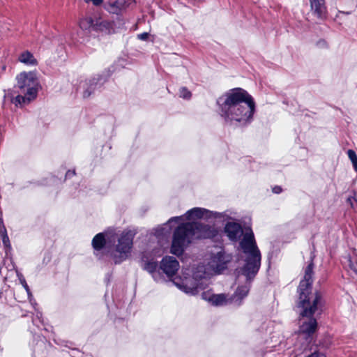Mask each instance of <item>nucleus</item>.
<instances>
[{"instance_id":"nucleus-6","label":"nucleus","mask_w":357,"mask_h":357,"mask_svg":"<svg viewBox=\"0 0 357 357\" xmlns=\"http://www.w3.org/2000/svg\"><path fill=\"white\" fill-rule=\"evenodd\" d=\"M231 260V256L222 250L212 253L204 261L199 264V271L202 275H206L208 278L220 273L227 268V264Z\"/></svg>"},{"instance_id":"nucleus-16","label":"nucleus","mask_w":357,"mask_h":357,"mask_svg":"<svg viewBox=\"0 0 357 357\" xmlns=\"http://www.w3.org/2000/svg\"><path fill=\"white\" fill-rule=\"evenodd\" d=\"M18 61L26 66H36L37 60L29 51H25L18 56Z\"/></svg>"},{"instance_id":"nucleus-5","label":"nucleus","mask_w":357,"mask_h":357,"mask_svg":"<svg viewBox=\"0 0 357 357\" xmlns=\"http://www.w3.org/2000/svg\"><path fill=\"white\" fill-rule=\"evenodd\" d=\"M201 269L197 265L192 269H184L180 275L173 279V283L181 291L186 294L195 296L198 294L206 287L204 281L208 278L206 275H202V272L197 271Z\"/></svg>"},{"instance_id":"nucleus-12","label":"nucleus","mask_w":357,"mask_h":357,"mask_svg":"<svg viewBox=\"0 0 357 357\" xmlns=\"http://www.w3.org/2000/svg\"><path fill=\"white\" fill-rule=\"evenodd\" d=\"M312 282V264H309L307 267L304 278L301 281L298 287L299 296L303 293L304 294H312L314 292L310 291L311 284Z\"/></svg>"},{"instance_id":"nucleus-10","label":"nucleus","mask_w":357,"mask_h":357,"mask_svg":"<svg viewBox=\"0 0 357 357\" xmlns=\"http://www.w3.org/2000/svg\"><path fill=\"white\" fill-rule=\"evenodd\" d=\"M202 298L214 306H222L231 302V297L225 294H214L211 290L204 291L202 293Z\"/></svg>"},{"instance_id":"nucleus-28","label":"nucleus","mask_w":357,"mask_h":357,"mask_svg":"<svg viewBox=\"0 0 357 357\" xmlns=\"http://www.w3.org/2000/svg\"><path fill=\"white\" fill-rule=\"evenodd\" d=\"M21 283L23 284V286L24 287V288L26 289V291H28V290H29V289H28V286H27V284H26V282H25L24 279H22V280H21Z\"/></svg>"},{"instance_id":"nucleus-1","label":"nucleus","mask_w":357,"mask_h":357,"mask_svg":"<svg viewBox=\"0 0 357 357\" xmlns=\"http://www.w3.org/2000/svg\"><path fill=\"white\" fill-rule=\"evenodd\" d=\"M224 215L222 213L213 212L203 208H194L189 210L183 217V220L190 222L180 224L174 231L171 252L176 255L183 253L184 249L194 238H208L211 234L206 227L196 222L201 219H218Z\"/></svg>"},{"instance_id":"nucleus-9","label":"nucleus","mask_w":357,"mask_h":357,"mask_svg":"<svg viewBox=\"0 0 357 357\" xmlns=\"http://www.w3.org/2000/svg\"><path fill=\"white\" fill-rule=\"evenodd\" d=\"M300 328L298 333V340H304L302 343L301 349L306 350L312 341V335L317 330V321L312 317H301Z\"/></svg>"},{"instance_id":"nucleus-31","label":"nucleus","mask_w":357,"mask_h":357,"mask_svg":"<svg viewBox=\"0 0 357 357\" xmlns=\"http://www.w3.org/2000/svg\"><path fill=\"white\" fill-rule=\"evenodd\" d=\"M130 3H135V0H128Z\"/></svg>"},{"instance_id":"nucleus-24","label":"nucleus","mask_w":357,"mask_h":357,"mask_svg":"<svg viewBox=\"0 0 357 357\" xmlns=\"http://www.w3.org/2000/svg\"><path fill=\"white\" fill-rule=\"evenodd\" d=\"M86 3L92 2L95 6H99L102 3V0H84Z\"/></svg>"},{"instance_id":"nucleus-11","label":"nucleus","mask_w":357,"mask_h":357,"mask_svg":"<svg viewBox=\"0 0 357 357\" xmlns=\"http://www.w3.org/2000/svg\"><path fill=\"white\" fill-rule=\"evenodd\" d=\"M116 234L113 231H107L104 233L96 234L92 240V246L96 250H100L107 243L115 240Z\"/></svg>"},{"instance_id":"nucleus-29","label":"nucleus","mask_w":357,"mask_h":357,"mask_svg":"<svg viewBox=\"0 0 357 357\" xmlns=\"http://www.w3.org/2000/svg\"><path fill=\"white\" fill-rule=\"evenodd\" d=\"M349 267H350V268H351V270H353V271H354V268H356L354 266V264H353L351 261H350V263H349Z\"/></svg>"},{"instance_id":"nucleus-27","label":"nucleus","mask_w":357,"mask_h":357,"mask_svg":"<svg viewBox=\"0 0 357 357\" xmlns=\"http://www.w3.org/2000/svg\"><path fill=\"white\" fill-rule=\"evenodd\" d=\"M273 192L275 194H279L282 192V188L280 186H275L273 188Z\"/></svg>"},{"instance_id":"nucleus-2","label":"nucleus","mask_w":357,"mask_h":357,"mask_svg":"<svg viewBox=\"0 0 357 357\" xmlns=\"http://www.w3.org/2000/svg\"><path fill=\"white\" fill-rule=\"evenodd\" d=\"M217 103L221 117L231 125H246L253 119L255 101L243 89L236 88L227 91L218 98Z\"/></svg>"},{"instance_id":"nucleus-15","label":"nucleus","mask_w":357,"mask_h":357,"mask_svg":"<svg viewBox=\"0 0 357 357\" xmlns=\"http://www.w3.org/2000/svg\"><path fill=\"white\" fill-rule=\"evenodd\" d=\"M181 219H183V217H174L169 219L167 223L160 225L155 229V234L158 236L168 235L172 230V224L176 222L180 225Z\"/></svg>"},{"instance_id":"nucleus-14","label":"nucleus","mask_w":357,"mask_h":357,"mask_svg":"<svg viewBox=\"0 0 357 357\" xmlns=\"http://www.w3.org/2000/svg\"><path fill=\"white\" fill-rule=\"evenodd\" d=\"M310 8L313 14L318 18L323 19L326 15L325 0H309Z\"/></svg>"},{"instance_id":"nucleus-7","label":"nucleus","mask_w":357,"mask_h":357,"mask_svg":"<svg viewBox=\"0 0 357 357\" xmlns=\"http://www.w3.org/2000/svg\"><path fill=\"white\" fill-rule=\"evenodd\" d=\"M117 243L109 250L111 258L116 264L121 263L129 258L132 247L133 236L130 232L123 231L115 236Z\"/></svg>"},{"instance_id":"nucleus-25","label":"nucleus","mask_w":357,"mask_h":357,"mask_svg":"<svg viewBox=\"0 0 357 357\" xmlns=\"http://www.w3.org/2000/svg\"><path fill=\"white\" fill-rule=\"evenodd\" d=\"M148 33H143L137 36L138 38L142 40H146L148 38Z\"/></svg>"},{"instance_id":"nucleus-3","label":"nucleus","mask_w":357,"mask_h":357,"mask_svg":"<svg viewBox=\"0 0 357 357\" xmlns=\"http://www.w3.org/2000/svg\"><path fill=\"white\" fill-rule=\"evenodd\" d=\"M225 231L231 241H237L241 236H243L240 244L245 254V265L242 271L246 280L252 279L259 268L261 260L260 252L256 245L252 231L248 229L244 232L241 225L235 222H228Z\"/></svg>"},{"instance_id":"nucleus-21","label":"nucleus","mask_w":357,"mask_h":357,"mask_svg":"<svg viewBox=\"0 0 357 357\" xmlns=\"http://www.w3.org/2000/svg\"><path fill=\"white\" fill-rule=\"evenodd\" d=\"M347 155L356 172H357V155L354 151L349 149L347 151Z\"/></svg>"},{"instance_id":"nucleus-23","label":"nucleus","mask_w":357,"mask_h":357,"mask_svg":"<svg viewBox=\"0 0 357 357\" xmlns=\"http://www.w3.org/2000/svg\"><path fill=\"white\" fill-rule=\"evenodd\" d=\"M123 1V0H117L116 2L115 3L120 10L126 8V6L124 5Z\"/></svg>"},{"instance_id":"nucleus-18","label":"nucleus","mask_w":357,"mask_h":357,"mask_svg":"<svg viewBox=\"0 0 357 357\" xmlns=\"http://www.w3.org/2000/svg\"><path fill=\"white\" fill-rule=\"evenodd\" d=\"M144 262V268L151 274H154L158 268V264L154 259H149L144 256L142 258Z\"/></svg>"},{"instance_id":"nucleus-26","label":"nucleus","mask_w":357,"mask_h":357,"mask_svg":"<svg viewBox=\"0 0 357 357\" xmlns=\"http://www.w3.org/2000/svg\"><path fill=\"white\" fill-rule=\"evenodd\" d=\"M308 357H326L324 354L314 352Z\"/></svg>"},{"instance_id":"nucleus-8","label":"nucleus","mask_w":357,"mask_h":357,"mask_svg":"<svg viewBox=\"0 0 357 357\" xmlns=\"http://www.w3.org/2000/svg\"><path fill=\"white\" fill-rule=\"evenodd\" d=\"M321 295L315 291L312 294H304L299 296L297 307L300 317H312L318 310L321 303Z\"/></svg>"},{"instance_id":"nucleus-13","label":"nucleus","mask_w":357,"mask_h":357,"mask_svg":"<svg viewBox=\"0 0 357 357\" xmlns=\"http://www.w3.org/2000/svg\"><path fill=\"white\" fill-rule=\"evenodd\" d=\"M160 268L168 277H171L178 270L179 264L174 257H166L161 261Z\"/></svg>"},{"instance_id":"nucleus-19","label":"nucleus","mask_w":357,"mask_h":357,"mask_svg":"<svg viewBox=\"0 0 357 357\" xmlns=\"http://www.w3.org/2000/svg\"><path fill=\"white\" fill-rule=\"evenodd\" d=\"M248 291L249 287L247 285L238 287L235 292L234 298H231V301L234 300L235 302L240 303L241 300L247 296Z\"/></svg>"},{"instance_id":"nucleus-4","label":"nucleus","mask_w":357,"mask_h":357,"mask_svg":"<svg viewBox=\"0 0 357 357\" xmlns=\"http://www.w3.org/2000/svg\"><path fill=\"white\" fill-rule=\"evenodd\" d=\"M16 87L21 93L14 96L11 91H5L4 99H9L16 107H22L34 100L40 88L36 71H22L15 77Z\"/></svg>"},{"instance_id":"nucleus-22","label":"nucleus","mask_w":357,"mask_h":357,"mask_svg":"<svg viewBox=\"0 0 357 357\" xmlns=\"http://www.w3.org/2000/svg\"><path fill=\"white\" fill-rule=\"evenodd\" d=\"M192 96L191 92L186 89L185 87H182L179 89V97L185 99L189 100Z\"/></svg>"},{"instance_id":"nucleus-30","label":"nucleus","mask_w":357,"mask_h":357,"mask_svg":"<svg viewBox=\"0 0 357 357\" xmlns=\"http://www.w3.org/2000/svg\"><path fill=\"white\" fill-rule=\"evenodd\" d=\"M354 272L357 274V268H354Z\"/></svg>"},{"instance_id":"nucleus-20","label":"nucleus","mask_w":357,"mask_h":357,"mask_svg":"<svg viewBox=\"0 0 357 357\" xmlns=\"http://www.w3.org/2000/svg\"><path fill=\"white\" fill-rule=\"evenodd\" d=\"M95 23L96 20L91 17H86L79 22V27L83 30H89L91 28L94 29Z\"/></svg>"},{"instance_id":"nucleus-17","label":"nucleus","mask_w":357,"mask_h":357,"mask_svg":"<svg viewBox=\"0 0 357 357\" xmlns=\"http://www.w3.org/2000/svg\"><path fill=\"white\" fill-rule=\"evenodd\" d=\"M112 24L110 22L102 19H96L94 24V30L100 31L105 33H109Z\"/></svg>"}]
</instances>
